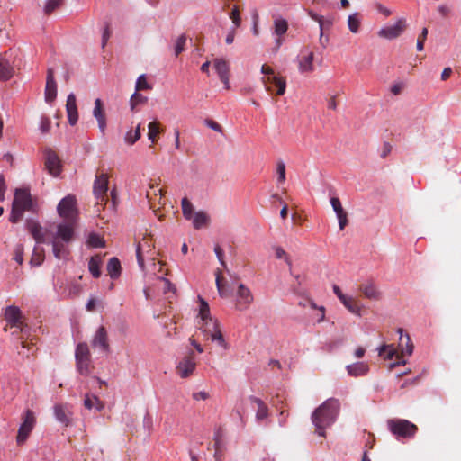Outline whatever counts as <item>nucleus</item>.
Instances as JSON below:
<instances>
[{
  "label": "nucleus",
  "instance_id": "nucleus-13",
  "mask_svg": "<svg viewBox=\"0 0 461 461\" xmlns=\"http://www.w3.org/2000/svg\"><path fill=\"white\" fill-rule=\"evenodd\" d=\"M195 366L196 361L194 352H190L179 361L176 371L182 378H186L193 374Z\"/></svg>",
  "mask_w": 461,
  "mask_h": 461
},
{
  "label": "nucleus",
  "instance_id": "nucleus-59",
  "mask_svg": "<svg viewBox=\"0 0 461 461\" xmlns=\"http://www.w3.org/2000/svg\"><path fill=\"white\" fill-rule=\"evenodd\" d=\"M160 281L163 283L164 293H167L169 291H172L173 293H175L176 288H175L174 285L168 279L161 278Z\"/></svg>",
  "mask_w": 461,
  "mask_h": 461
},
{
  "label": "nucleus",
  "instance_id": "nucleus-8",
  "mask_svg": "<svg viewBox=\"0 0 461 461\" xmlns=\"http://www.w3.org/2000/svg\"><path fill=\"white\" fill-rule=\"evenodd\" d=\"M58 212L65 221H77V200L74 195H68L64 197L57 207Z\"/></svg>",
  "mask_w": 461,
  "mask_h": 461
},
{
  "label": "nucleus",
  "instance_id": "nucleus-6",
  "mask_svg": "<svg viewBox=\"0 0 461 461\" xmlns=\"http://www.w3.org/2000/svg\"><path fill=\"white\" fill-rule=\"evenodd\" d=\"M412 351H413V344L411 342V339L408 334L406 335V346L403 347L402 345H401V356L397 354V350L393 348V345L384 344L378 349V353L380 356H382L384 353L387 352L384 358L390 359V360L393 359V357L394 356H397L398 359H400L401 357H402L403 355L410 356V355H411ZM405 364H406L405 360H398L396 363L393 364L391 366V367L400 366V365H405Z\"/></svg>",
  "mask_w": 461,
  "mask_h": 461
},
{
  "label": "nucleus",
  "instance_id": "nucleus-10",
  "mask_svg": "<svg viewBox=\"0 0 461 461\" xmlns=\"http://www.w3.org/2000/svg\"><path fill=\"white\" fill-rule=\"evenodd\" d=\"M254 301V296L250 289L244 284L238 285L235 300V308L238 311H246Z\"/></svg>",
  "mask_w": 461,
  "mask_h": 461
},
{
  "label": "nucleus",
  "instance_id": "nucleus-14",
  "mask_svg": "<svg viewBox=\"0 0 461 461\" xmlns=\"http://www.w3.org/2000/svg\"><path fill=\"white\" fill-rule=\"evenodd\" d=\"M262 81L267 92H273V87H276V95H283L285 94L286 88V82L285 77L274 75L263 77Z\"/></svg>",
  "mask_w": 461,
  "mask_h": 461
},
{
  "label": "nucleus",
  "instance_id": "nucleus-4",
  "mask_svg": "<svg viewBox=\"0 0 461 461\" xmlns=\"http://www.w3.org/2000/svg\"><path fill=\"white\" fill-rule=\"evenodd\" d=\"M389 430L397 438H412L418 430L415 424L411 423L407 420L394 419L387 421Z\"/></svg>",
  "mask_w": 461,
  "mask_h": 461
},
{
  "label": "nucleus",
  "instance_id": "nucleus-47",
  "mask_svg": "<svg viewBox=\"0 0 461 461\" xmlns=\"http://www.w3.org/2000/svg\"><path fill=\"white\" fill-rule=\"evenodd\" d=\"M63 4V0H47L44 5V13L50 15L54 10L59 8Z\"/></svg>",
  "mask_w": 461,
  "mask_h": 461
},
{
  "label": "nucleus",
  "instance_id": "nucleus-32",
  "mask_svg": "<svg viewBox=\"0 0 461 461\" xmlns=\"http://www.w3.org/2000/svg\"><path fill=\"white\" fill-rule=\"evenodd\" d=\"M193 226L196 230H200L209 224L210 218L204 212H197L193 216Z\"/></svg>",
  "mask_w": 461,
  "mask_h": 461
},
{
  "label": "nucleus",
  "instance_id": "nucleus-16",
  "mask_svg": "<svg viewBox=\"0 0 461 461\" xmlns=\"http://www.w3.org/2000/svg\"><path fill=\"white\" fill-rule=\"evenodd\" d=\"M53 410L57 420L68 427L70 424L73 416V411H71L70 406L68 404H55Z\"/></svg>",
  "mask_w": 461,
  "mask_h": 461
},
{
  "label": "nucleus",
  "instance_id": "nucleus-27",
  "mask_svg": "<svg viewBox=\"0 0 461 461\" xmlns=\"http://www.w3.org/2000/svg\"><path fill=\"white\" fill-rule=\"evenodd\" d=\"M314 53L309 52L307 55L302 57L299 60V70L301 73H311L314 70L313 66Z\"/></svg>",
  "mask_w": 461,
  "mask_h": 461
},
{
  "label": "nucleus",
  "instance_id": "nucleus-26",
  "mask_svg": "<svg viewBox=\"0 0 461 461\" xmlns=\"http://www.w3.org/2000/svg\"><path fill=\"white\" fill-rule=\"evenodd\" d=\"M66 110L68 114V120L70 125H75L78 120V113L76 96L74 94H69L67 98Z\"/></svg>",
  "mask_w": 461,
  "mask_h": 461
},
{
  "label": "nucleus",
  "instance_id": "nucleus-40",
  "mask_svg": "<svg viewBox=\"0 0 461 461\" xmlns=\"http://www.w3.org/2000/svg\"><path fill=\"white\" fill-rule=\"evenodd\" d=\"M183 215L186 220H192L194 213V206L192 203L186 198H183L181 202Z\"/></svg>",
  "mask_w": 461,
  "mask_h": 461
},
{
  "label": "nucleus",
  "instance_id": "nucleus-52",
  "mask_svg": "<svg viewBox=\"0 0 461 461\" xmlns=\"http://www.w3.org/2000/svg\"><path fill=\"white\" fill-rule=\"evenodd\" d=\"M23 246L21 244H18L15 246L14 249V260H15L19 265L23 264Z\"/></svg>",
  "mask_w": 461,
  "mask_h": 461
},
{
  "label": "nucleus",
  "instance_id": "nucleus-41",
  "mask_svg": "<svg viewBox=\"0 0 461 461\" xmlns=\"http://www.w3.org/2000/svg\"><path fill=\"white\" fill-rule=\"evenodd\" d=\"M21 339H22L21 340L22 348L23 349L27 348V352L19 351V354L25 356L26 357H29V356L31 354L32 355L35 351V349H34L35 343L33 342V339H31L30 340H28L27 339H24L23 336H22Z\"/></svg>",
  "mask_w": 461,
  "mask_h": 461
},
{
  "label": "nucleus",
  "instance_id": "nucleus-1",
  "mask_svg": "<svg viewBox=\"0 0 461 461\" xmlns=\"http://www.w3.org/2000/svg\"><path fill=\"white\" fill-rule=\"evenodd\" d=\"M339 411V403L338 400L330 398L313 411L312 420L319 436H325V429L335 421Z\"/></svg>",
  "mask_w": 461,
  "mask_h": 461
},
{
  "label": "nucleus",
  "instance_id": "nucleus-35",
  "mask_svg": "<svg viewBox=\"0 0 461 461\" xmlns=\"http://www.w3.org/2000/svg\"><path fill=\"white\" fill-rule=\"evenodd\" d=\"M361 25V15L359 13H354L348 18V26L352 33H357Z\"/></svg>",
  "mask_w": 461,
  "mask_h": 461
},
{
  "label": "nucleus",
  "instance_id": "nucleus-62",
  "mask_svg": "<svg viewBox=\"0 0 461 461\" xmlns=\"http://www.w3.org/2000/svg\"><path fill=\"white\" fill-rule=\"evenodd\" d=\"M214 252L218 258V260L220 261L221 265L224 267H226V263L223 259V250L219 246V245H216L215 248H214Z\"/></svg>",
  "mask_w": 461,
  "mask_h": 461
},
{
  "label": "nucleus",
  "instance_id": "nucleus-57",
  "mask_svg": "<svg viewBox=\"0 0 461 461\" xmlns=\"http://www.w3.org/2000/svg\"><path fill=\"white\" fill-rule=\"evenodd\" d=\"M50 125H51V122L48 117H45V116L41 117L40 129L42 133L49 132V131L50 130Z\"/></svg>",
  "mask_w": 461,
  "mask_h": 461
},
{
  "label": "nucleus",
  "instance_id": "nucleus-19",
  "mask_svg": "<svg viewBox=\"0 0 461 461\" xmlns=\"http://www.w3.org/2000/svg\"><path fill=\"white\" fill-rule=\"evenodd\" d=\"M360 293L367 299L379 301L382 298V293L373 281H366L359 285Z\"/></svg>",
  "mask_w": 461,
  "mask_h": 461
},
{
  "label": "nucleus",
  "instance_id": "nucleus-63",
  "mask_svg": "<svg viewBox=\"0 0 461 461\" xmlns=\"http://www.w3.org/2000/svg\"><path fill=\"white\" fill-rule=\"evenodd\" d=\"M111 31H110V28H109V25L107 24L104 32H103V37H102V48H104L106 43H107V41L109 40V38L111 37Z\"/></svg>",
  "mask_w": 461,
  "mask_h": 461
},
{
  "label": "nucleus",
  "instance_id": "nucleus-9",
  "mask_svg": "<svg viewBox=\"0 0 461 461\" xmlns=\"http://www.w3.org/2000/svg\"><path fill=\"white\" fill-rule=\"evenodd\" d=\"M4 318L11 328H19L23 334L26 332L27 325H23V314L17 306H7L5 310Z\"/></svg>",
  "mask_w": 461,
  "mask_h": 461
},
{
  "label": "nucleus",
  "instance_id": "nucleus-58",
  "mask_svg": "<svg viewBox=\"0 0 461 461\" xmlns=\"http://www.w3.org/2000/svg\"><path fill=\"white\" fill-rule=\"evenodd\" d=\"M205 123L212 130H213V131H215L217 132H222V127L218 122H216L215 121L211 120V119H207L205 121Z\"/></svg>",
  "mask_w": 461,
  "mask_h": 461
},
{
  "label": "nucleus",
  "instance_id": "nucleus-11",
  "mask_svg": "<svg viewBox=\"0 0 461 461\" xmlns=\"http://www.w3.org/2000/svg\"><path fill=\"white\" fill-rule=\"evenodd\" d=\"M165 193L166 192L160 188L158 185L149 184L146 197L149 201L150 209L154 212H157L165 204Z\"/></svg>",
  "mask_w": 461,
  "mask_h": 461
},
{
  "label": "nucleus",
  "instance_id": "nucleus-61",
  "mask_svg": "<svg viewBox=\"0 0 461 461\" xmlns=\"http://www.w3.org/2000/svg\"><path fill=\"white\" fill-rule=\"evenodd\" d=\"M438 12L442 17H447L451 14V8L447 5L438 6Z\"/></svg>",
  "mask_w": 461,
  "mask_h": 461
},
{
  "label": "nucleus",
  "instance_id": "nucleus-64",
  "mask_svg": "<svg viewBox=\"0 0 461 461\" xmlns=\"http://www.w3.org/2000/svg\"><path fill=\"white\" fill-rule=\"evenodd\" d=\"M208 398H209V393L206 392H203V391L193 393V399L195 401H200V400L204 401V400H207Z\"/></svg>",
  "mask_w": 461,
  "mask_h": 461
},
{
  "label": "nucleus",
  "instance_id": "nucleus-5",
  "mask_svg": "<svg viewBox=\"0 0 461 461\" xmlns=\"http://www.w3.org/2000/svg\"><path fill=\"white\" fill-rule=\"evenodd\" d=\"M107 191L108 176L106 174L96 176L94 183V195L96 200L95 207L96 212H100L101 210L104 208L108 201Z\"/></svg>",
  "mask_w": 461,
  "mask_h": 461
},
{
  "label": "nucleus",
  "instance_id": "nucleus-56",
  "mask_svg": "<svg viewBox=\"0 0 461 461\" xmlns=\"http://www.w3.org/2000/svg\"><path fill=\"white\" fill-rule=\"evenodd\" d=\"M43 258H44V257H43L41 251L38 252L37 249L35 248L32 257L31 258V264L35 265V266H40L42 263Z\"/></svg>",
  "mask_w": 461,
  "mask_h": 461
},
{
  "label": "nucleus",
  "instance_id": "nucleus-28",
  "mask_svg": "<svg viewBox=\"0 0 461 461\" xmlns=\"http://www.w3.org/2000/svg\"><path fill=\"white\" fill-rule=\"evenodd\" d=\"M347 371L351 376H360L367 373L368 366L364 362H357L347 366Z\"/></svg>",
  "mask_w": 461,
  "mask_h": 461
},
{
  "label": "nucleus",
  "instance_id": "nucleus-46",
  "mask_svg": "<svg viewBox=\"0 0 461 461\" xmlns=\"http://www.w3.org/2000/svg\"><path fill=\"white\" fill-rule=\"evenodd\" d=\"M310 17L316 21L320 25V43L322 46H325V44L322 42V31H324L325 23H324V17L321 15H319L313 12H309Z\"/></svg>",
  "mask_w": 461,
  "mask_h": 461
},
{
  "label": "nucleus",
  "instance_id": "nucleus-20",
  "mask_svg": "<svg viewBox=\"0 0 461 461\" xmlns=\"http://www.w3.org/2000/svg\"><path fill=\"white\" fill-rule=\"evenodd\" d=\"M45 167L49 173L57 176L60 173V161L58 155L52 150H47L45 153Z\"/></svg>",
  "mask_w": 461,
  "mask_h": 461
},
{
  "label": "nucleus",
  "instance_id": "nucleus-25",
  "mask_svg": "<svg viewBox=\"0 0 461 461\" xmlns=\"http://www.w3.org/2000/svg\"><path fill=\"white\" fill-rule=\"evenodd\" d=\"M26 229L32 234L38 244L46 243L47 240L40 223L33 220L26 221Z\"/></svg>",
  "mask_w": 461,
  "mask_h": 461
},
{
  "label": "nucleus",
  "instance_id": "nucleus-34",
  "mask_svg": "<svg viewBox=\"0 0 461 461\" xmlns=\"http://www.w3.org/2000/svg\"><path fill=\"white\" fill-rule=\"evenodd\" d=\"M102 264V258L98 255L91 257L88 263V269L92 276L98 278L101 276L100 266Z\"/></svg>",
  "mask_w": 461,
  "mask_h": 461
},
{
  "label": "nucleus",
  "instance_id": "nucleus-55",
  "mask_svg": "<svg viewBox=\"0 0 461 461\" xmlns=\"http://www.w3.org/2000/svg\"><path fill=\"white\" fill-rule=\"evenodd\" d=\"M427 35H428V29L423 28L421 33L419 35L418 40H417V50L419 51L423 50L424 42L427 39Z\"/></svg>",
  "mask_w": 461,
  "mask_h": 461
},
{
  "label": "nucleus",
  "instance_id": "nucleus-49",
  "mask_svg": "<svg viewBox=\"0 0 461 461\" xmlns=\"http://www.w3.org/2000/svg\"><path fill=\"white\" fill-rule=\"evenodd\" d=\"M185 42H186V37L184 34L180 35L176 39V41L175 44L176 56H178L181 52H183L185 50Z\"/></svg>",
  "mask_w": 461,
  "mask_h": 461
},
{
  "label": "nucleus",
  "instance_id": "nucleus-29",
  "mask_svg": "<svg viewBox=\"0 0 461 461\" xmlns=\"http://www.w3.org/2000/svg\"><path fill=\"white\" fill-rule=\"evenodd\" d=\"M249 401L251 402L257 404V406H258V411L256 413V417L258 420H261L266 419L268 416V408L264 403V402L262 400H260L259 398H257L255 396H250Z\"/></svg>",
  "mask_w": 461,
  "mask_h": 461
},
{
  "label": "nucleus",
  "instance_id": "nucleus-31",
  "mask_svg": "<svg viewBox=\"0 0 461 461\" xmlns=\"http://www.w3.org/2000/svg\"><path fill=\"white\" fill-rule=\"evenodd\" d=\"M342 304L351 312L356 315H361L362 307L358 303L357 300L351 297L346 296L344 301H341Z\"/></svg>",
  "mask_w": 461,
  "mask_h": 461
},
{
  "label": "nucleus",
  "instance_id": "nucleus-33",
  "mask_svg": "<svg viewBox=\"0 0 461 461\" xmlns=\"http://www.w3.org/2000/svg\"><path fill=\"white\" fill-rule=\"evenodd\" d=\"M121 263L117 258H112L107 264V271L111 278H117L121 274Z\"/></svg>",
  "mask_w": 461,
  "mask_h": 461
},
{
  "label": "nucleus",
  "instance_id": "nucleus-37",
  "mask_svg": "<svg viewBox=\"0 0 461 461\" xmlns=\"http://www.w3.org/2000/svg\"><path fill=\"white\" fill-rule=\"evenodd\" d=\"M84 406L88 410L95 408L97 411H102L104 409L103 402L96 396L86 395L84 401Z\"/></svg>",
  "mask_w": 461,
  "mask_h": 461
},
{
  "label": "nucleus",
  "instance_id": "nucleus-48",
  "mask_svg": "<svg viewBox=\"0 0 461 461\" xmlns=\"http://www.w3.org/2000/svg\"><path fill=\"white\" fill-rule=\"evenodd\" d=\"M88 244L93 248L104 247V240L96 234H91L88 238Z\"/></svg>",
  "mask_w": 461,
  "mask_h": 461
},
{
  "label": "nucleus",
  "instance_id": "nucleus-30",
  "mask_svg": "<svg viewBox=\"0 0 461 461\" xmlns=\"http://www.w3.org/2000/svg\"><path fill=\"white\" fill-rule=\"evenodd\" d=\"M216 276V286L218 293L221 297H228L230 295L231 291L229 289V287L225 285L223 282V277L221 271L220 269H217L215 272Z\"/></svg>",
  "mask_w": 461,
  "mask_h": 461
},
{
  "label": "nucleus",
  "instance_id": "nucleus-43",
  "mask_svg": "<svg viewBox=\"0 0 461 461\" xmlns=\"http://www.w3.org/2000/svg\"><path fill=\"white\" fill-rule=\"evenodd\" d=\"M141 132H140V124H139L135 131H129L125 137V142L129 145H133L137 140L140 139Z\"/></svg>",
  "mask_w": 461,
  "mask_h": 461
},
{
  "label": "nucleus",
  "instance_id": "nucleus-2",
  "mask_svg": "<svg viewBox=\"0 0 461 461\" xmlns=\"http://www.w3.org/2000/svg\"><path fill=\"white\" fill-rule=\"evenodd\" d=\"M200 301V310H199V317L201 318L203 324L201 326L202 331L211 339L212 341L218 342V344L224 348H228V344L226 343L223 335L220 330L219 322L217 320H213L210 315V307L208 303L199 297Z\"/></svg>",
  "mask_w": 461,
  "mask_h": 461
},
{
  "label": "nucleus",
  "instance_id": "nucleus-54",
  "mask_svg": "<svg viewBox=\"0 0 461 461\" xmlns=\"http://www.w3.org/2000/svg\"><path fill=\"white\" fill-rule=\"evenodd\" d=\"M230 18L232 20V23H234L236 28L240 27L241 23V18L240 15V10L238 6L235 5L233 7L232 11L230 14Z\"/></svg>",
  "mask_w": 461,
  "mask_h": 461
},
{
  "label": "nucleus",
  "instance_id": "nucleus-3",
  "mask_svg": "<svg viewBox=\"0 0 461 461\" xmlns=\"http://www.w3.org/2000/svg\"><path fill=\"white\" fill-rule=\"evenodd\" d=\"M25 211L34 212L32 195L26 189H16L9 218L10 221L13 223L18 222Z\"/></svg>",
  "mask_w": 461,
  "mask_h": 461
},
{
  "label": "nucleus",
  "instance_id": "nucleus-60",
  "mask_svg": "<svg viewBox=\"0 0 461 461\" xmlns=\"http://www.w3.org/2000/svg\"><path fill=\"white\" fill-rule=\"evenodd\" d=\"M276 257L277 258H285V261L287 262V264H288L289 266H291V265H292V263H291V261H290V259H289L288 256L286 255V252H285L282 248H280V247L276 248Z\"/></svg>",
  "mask_w": 461,
  "mask_h": 461
},
{
  "label": "nucleus",
  "instance_id": "nucleus-17",
  "mask_svg": "<svg viewBox=\"0 0 461 461\" xmlns=\"http://www.w3.org/2000/svg\"><path fill=\"white\" fill-rule=\"evenodd\" d=\"M288 30V23L285 19L274 16V34L276 36V50L280 48L282 45L284 39L283 36L286 33Z\"/></svg>",
  "mask_w": 461,
  "mask_h": 461
},
{
  "label": "nucleus",
  "instance_id": "nucleus-36",
  "mask_svg": "<svg viewBox=\"0 0 461 461\" xmlns=\"http://www.w3.org/2000/svg\"><path fill=\"white\" fill-rule=\"evenodd\" d=\"M77 369L82 375H88L92 371L91 357L76 360Z\"/></svg>",
  "mask_w": 461,
  "mask_h": 461
},
{
  "label": "nucleus",
  "instance_id": "nucleus-50",
  "mask_svg": "<svg viewBox=\"0 0 461 461\" xmlns=\"http://www.w3.org/2000/svg\"><path fill=\"white\" fill-rule=\"evenodd\" d=\"M330 204L334 210V212H336V215L339 216V215H343L345 213H347L342 205H341V203H340V200L338 198V197H331L330 198Z\"/></svg>",
  "mask_w": 461,
  "mask_h": 461
},
{
  "label": "nucleus",
  "instance_id": "nucleus-7",
  "mask_svg": "<svg viewBox=\"0 0 461 461\" xmlns=\"http://www.w3.org/2000/svg\"><path fill=\"white\" fill-rule=\"evenodd\" d=\"M35 424L36 417L34 412L32 410H26L22 416V423L16 436L17 445L22 446L26 442Z\"/></svg>",
  "mask_w": 461,
  "mask_h": 461
},
{
  "label": "nucleus",
  "instance_id": "nucleus-39",
  "mask_svg": "<svg viewBox=\"0 0 461 461\" xmlns=\"http://www.w3.org/2000/svg\"><path fill=\"white\" fill-rule=\"evenodd\" d=\"M51 244L54 256L59 259L64 258L68 254V251L66 250L64 245L59 240L56 239H53L51 240Z\"/></svg>",
  "mask_w": 461,
  "mask_h": 461
},
{
  "label": "nucleus",
  "instance_id": "nucleus-22",
  "mask_svg": "<svg viewBox=\"0 0 461 461\" xmlns=\"http://www.w3.org/2000/svg\"><path fill=\"white\" fill-rule=\"evenodd\" d=\"M92 346L98 347L103 352L109 351L108 335L104 326L99 327L96 330L92 340Z\"/></svg>",
  "mask_w": 461,
  "mask_h": 461
},
{
  "label": "nucleus",
  "instance_id": "nucleus-21",
  "mask_svg": "<svg viewBox=\"0 0 461 461\" xmlns=\"http://www.w3.org/2000/svg\"><path fill=\"white\" fill-rule=\"evenodd\" d=\"M57 96V84L54 79V72L52 68H49L47 72L46 86H45V101L52 103Z\"/></svg>",
  "mask_w": 461,
  "mask_h": 461
},
{
  "label": "nucleus",
  "instance_id": "nucleus-51",
  "mask_svg": "<svg viewBox=\"0 0 461 461\" xmlns=\"http://www.w3.org/2000/svg\"><path fill=\"white\" fill-rule=\"evenodd\" d=\"M136 91H141V90H149L151 89L150 85L147 82V79L144 75H140L136 82Z\"/></svg>",
  "mask_w": 461,
  "mask_h": 461
},
{
  "label": "nucleus",
  "instance_id": "nucleus-53",
  "mask_svg": "<svg viewBox=\"0 0 461 461\" xmlns=\"http://www.w3.org/2000/svg\"><path fill=\"white\" fill-rule=\"evenodd\" d=\"M277 181L284 183L285 181V165L283 161H279L276 166Z\"/></svg>",
  "mask_w": 461,
  "mask_h": 461
},
{
  "label": "nucleus",
  "instance_id": "nucleus-12",
  "mask_svg": "<svg viewBox=\"0 0 461 461\" xmlns=\"http://www.w3.org/2000/svg\"><path fill=\"white\" fill-rule=\"evenodd\" d=\"M14 58L8 51L0 54V81H7L14 75Z\"/></svg>",
  "mask_w": 461,
  "mask_h": 461
},
{
  "label": "nucleus",
  "instance_id": "nucleus-18",
  "mask_svg": "<svg viewBox=\"0 0 461 461\" xmlns=\"http://www.w3.org/2000/svg\"><path fill=\"white\" fill-rule=\"evenodd\" d=\"M405 29V21L400 19L394 25L387 26L381 29L378 32L380 37L386 39H394L401 35Z\"/></svg>",
  "mask_w": 461,
  "mask_h": 461
},
{
  "label": "nucleus",
  "instance_id": "nucleus-42",
  "mask_svg": "<svg viewBox=\"0 0 461 461\" xmlns=\"http://www.w3.org/2000/svg\"><path fill=\"white\" fill-rule=\"evenodd\" d=\"M76 360L88 358L90 357V351L86 343H79L75 351Z\"/></svg>",
  "mask_w": 461,
  "mask_h": 461
},
{
  "label": "nucleus",
  "instance_id": "nucleus-45",
  "mask_svg": "<svg viewBox=\"0 0 461 461\" xmlns=\"http://www.w3.org/2000/svg\"><path fill=\"white\" fill-rule=\"evenodd\" d=\"M148 98L141 94H139L137 91L131 97V108L132 111H136V108L139 104H144L147 103Z\"/></svg>",
  "mask_w": 461,
  "mask_h": 461
},
{
  "label": "nucleus",
  "instance_id": "nucleus-38",
  "mask_svg": "<svg viewBox=\"0 0 461 461\" xmlns=\"http://www.w3.org/2000/svg\"><path fill=\"white\" fill-rule=\"evenodd\" d=\"M147 246L148 249H150L151 245L149 243V240L143 239L142 242H139L136 248V257L138 260V264L141 269L144 268V258H143V247Z\"/></svg>",
  "mask_w": 461,
  "mask_h": 461
},
{
  "label": "nucleus",
  "instance_id": "nucleus-24",
  "mask_svg": "<svg viewBox=\"0 0 461 461\" xmlns=\"http://www.w3.org/2000/svg\"><path fill=\"white\" fill-rule=\"evenodd\" d=\"M93 115L97 120L100 131L104 134L106 129V116L103 102L99 98L95 101Z\"/></svg>",
  "mask_w": 461,
  "mask_h": 461
},
{
  "label": "nucleus",
  "instance_id": "nucleus-23",
  "mask_svg": "<svg viewBox=\"0 0 461 461\" xmlns=\"http://www.w3.org/2000/svg\"><path fill=\"white\" fill-rule=\"evenodd\" d=\"M214 68L221 79L225 85L226 89L230 88L229 78H230V66L229 63L222 59H216L214 60Z\"/></svg>",
  "mask_w": 461,
  "mask_h": 461
},
{
  "label": "nucleus",
  "instance_id": "nucleus-44",
  "mask_svg": "<svg viewBox=\"0 0 461 461\" xmlns=\"http://www.w3.org/2000/svg\"><path fill=\"white\" fill-rule=\"evenodd\" d=\"M149 132L148 138L152 141V143L157 142L158 135L159 134V123L157 122H149L148 125Z\"/></svg>",
  "mask_w": 461,
  "mask_h": 461
},
{
  "label": "nucleus",
  "instance_id": "nucleus-15",
  "mask_svg": "<svg viewBox=\"0 0 461 461\" xmlns=\"http://www.w3.org/2000/svg\"><path fill=\"white\" fill-rule=\"evenodd\" d=\"M77 221H65L57 228V234L53 239H60L64 242H69L74 238V229Z\"/></svg>",
  "mask_w": 461,
  "mask_h": 461
}]
</instances>
